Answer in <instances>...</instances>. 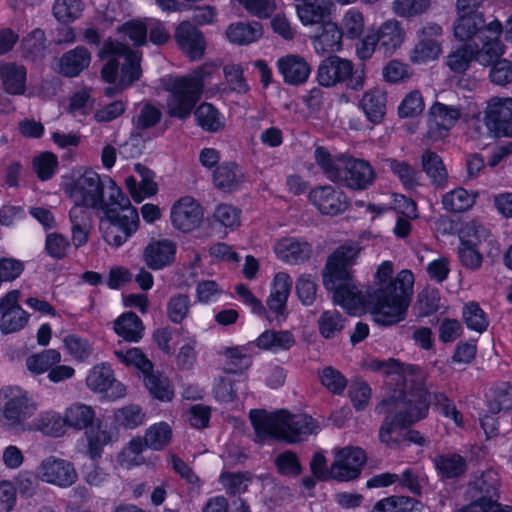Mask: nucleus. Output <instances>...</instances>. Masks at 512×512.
<instances>
[{"label":"nucleus","instance_id":"obj_39","mask_svg":"<svg viewBox=\"0 0 512 512\" xmlns=\"http://www.w3.org/2000/svg\"><path fill=\"white\" fill-rule=\"evenodd\" d=\"M29 431H40L48 436L61 437L67 432L64 415L61 416L53 410L43 411L31 421Z\"/></svg>","mask_w":512,"mask_h":512},{"label":"nucleus","instance_id":"obj_43","mask_svg":"<svg viewBox=\"0 0 512 512\" xmlns=\"http://www.w3.org/2000/svg\"><path fill=\"white\" fill-rule=\"evenodd\" d=\"M172 437L173 431L171 426L165 421H160L146 429L142 441L146 448L162 451L171 443Z\"/></svg>","mask_w":512,"mask_h":512},{"label":"nucleus","instance_id":"obj_57","mask_svg":"<svg viewBox=\"0 0 512 512\" xmlns=\"http://www.w3.org/2000/svg\"><path fill=\"white\" fill-rule=\"evenodd\" d=\"M114 418L120 426L126 429H135L145 423L146 414L140 406L130 404L117 409Z\"/></svg>","mask_w":512,"mask_h":512},{"label":"nucleus","instance_id":"obj_12","mask_svg":"<svg viewBox=\"0 0 512 512\" xmlns=\"http://www.w3.org/2000/svg\"><path fill=\"white\" fill-rule=\"evenodd\" d=\"M166 91L167 113L171 117L186 119L201 98L202 82L192 78H171L166 84Z\"/></svg>","mask_w":512,"mask_h":512},{"label":"nucleus","instance_id":"obj_32","mask_svg":"<svg viewBox=\"0 0 512 512\" xmlns=\"http://www.w3.org/2000/svg\"><path fill=\"white\" fill-rule=\"evenodd\" d=\"M463 3L464 1L461 0L460 13H457V19L454 23V36L459 41H467L478 34V38L481 41L482 33L486 32L489 24L484 27L482 13L464 14L466 6Z\"/></svg>","mask_w":512,"mask_h":512},{"label":"nucleus","instance_id":"obj_56","mask_svg":"<svg viewBox=\"0 0 512 512\" xmlns=\"http://www.w3.org/2000/svg\"><path fill=\"white\" fill-rule=\"evenodd\" d=\"M487 405L492 413H499L512 408V386L501 383L491 389L487 396Z\"/></svg>","mask_w":512,"mask_h":512},{"label":"nucleus","instance_id":"obj_37","mask_svg":"<svg viewBox=\"0 0 512 512\" xmlns=\"http://www.w3.org/2000/svg\"><path fill=\"white\" fill-rule=\"evenodd\" d=\"M0 79L4 90L9 95H24L26 93L27 70L24 66L14 63L2 65Z\"/></svg>","mask_w":512,"mask_h":512},{"label":"nucleus","instance_id":"obj_16","mask_svg":"<svg viewBox=\"0 0 512 512\" xmlns=\"http://www.w3.org/2000/svg\"><path fill=\"white\" fill-rule=\"evenodd\" d=\"M169 218L175 230L187 234L201 226L204 210L192 196H182L171 205Z\"/></svg>","mask_w":512,"mask_h":512},{"label":"nucleus","instance_id":"obj_5","mask_svg":"<svg viewBox=\"0 0 512 512\" xmlns=\"http://www.w3.org/2000/svg\"><path fill=\"white\" fill-rule=\"evenodd\" d=\"M314 159L323 174L331 181H342L348 188L364 190L375 179L372 166L363 159L347 154H331L325 147L314 151Z\"/></svg>","mask_w":512,"mask_h":512},{"label":"nucleus","instance_id":"obj_60","mask_svg":"<svg viewBox=\"0 0 512 512\" xmlns=\"http://www.w3.org/2000/svg\"><path fill=\"white\" fill-rule=\"evenodd\" d=\"M425 104L422 94L418 90L407 93L400 102L397 112L400 118H413L419 116Z\"/></svg>","mask_w":512,"mask_h":512},{"label":"nucleus","instance_id":"obj_29","mask_svg":"<svg viewBox=\"0 0 512 512\" xmlns=\"http://www.w3.org/2000/svg\"><path fill=\"white\" fill-rule=\"evenodd\" d=\"M86 455L96 460L102 456L104 447L118 440V432L115 428L98 423L85 430Z\"/></svg>","mask_w":512,"mask_h":512},{"label":"nucleus","instance_id":"obj_38","mask_svg":"<svg viewBox=\"0 0 512 512\" xmlns=\"http://www.w3.org/2000/svg\"><path fill=\"white\" fill-rule=\"evenodd\" d=\"M114 332L123 340L130 343L139 342L144 335L142 320L132 312H125L113 322Z\"/></svg>","mask_w":512,"mask_h":512},{"label":"nucleus","instance_id":"obj_7","mask_svg":"<svg viewBox=\"0 0 512 512\" xmlns=\"http://www.w3.org/2000/svg\"><path fill=\"white\" fill-rule=\"evenodd\" d=\"M458 254L461 263L472 270L478 269L483 261L482 253L490 258L500 255V245L484 226L476 221L465 222L459 230Z\"/></svg>","mask_w":512,"mask_h":512},{"label":"nucleus","instance_id":"obj_14","mask_svg":"<svg viewBox=\"0 0 512 512\" xmlns=\"http://www.w3.org/2000/svg\"><path fill=\"white\" fill-rule=\"evenodd\" d=\"M87 388L93 393L106 394L112 401L122 399L127 394L126 386L115 377L111 365L101 362L92 366L85 378Z\"/></svg>","mask_w":512,"mask_h":512},{"label":"nucleus","instance_id":"obj_19","mask_svg":"<svg viewBox=\"0 0 512 512\" xmlns=\"http://www.w3.org/2000/svg\"><path fill=\"white\" fill-rule=\"evenodd\" d=\"M484 122L494 136H512V98H491L485 109Z\"/></svg>","mask_w":512,"mask_h":512},{"label":"nucleus","instance_id":"obj_35","mask_svg":"<svg viewBox=\"0 0 512 512\" xmlns=\"http://www.w3.org/2000/svg\"><path fill=\"white\" fill-rule=\"evenodd\" d=\"M256 348L262 351L280 353L289 350L295 344L294 335L287 330H265L255 340Z\"/></svg>","mask_w":512,"mask_h":512},{"label":"nucleus","instance_id":"obj_6","mask_svg":"<svg viewBox=\"0 0 512 512\" xmlns=\"http://www.w3.org/2000/svg\"><path fill=\"white\" fill-rule=\"evenodd\" d=\"M99 57L106 61L102 69V77L106 82L114 83L118 76V66L120 63L122 66L117 87L106 89V94L109 96H112L116 90L128 87L141 75L140 55L116 41H106L99 52Z\"/></svg>","mask_w":512,"mask_h":512},{"label":"nucleus","instance_id":"obj_28","mask_svg":"<svg viewBox=\"0 0 512 512\" xmlns=\"http://www.w3.org/2000/svg\"><path fill=\"white\" fill-rule=\"evenodd\" d=\"M374 37L379 49L385 55H392L404 44L406 31L398 20L388 19L378 27Z\"/></svg>","mask_w":512,"mask_h":512},{"label":"nucleus","instance_id":"obj_51","mask_svg":"<svg viewBox=\"0 0 512 512\" xmlns=\"http://www.w3.org/2000/svg\"><path fill=\"white\" fill-rule=\"evenodd\" d=\"M142 378L144 386L152 397L160 401H170L173 398L174 392L166 377L161 374L154 373L152 370Z\"/></svg>","mask_w":512,"mask_h":512},{"label":"nucleus","instance_id":"obj_17","mask_svg":"<svg viewBox=\"0 0 512 512\" xmlns=\"http://www.w3.org/2000/svg\"><path fill=\"white\" fill-rule=\"evenodd\" d=\"M443 30L437 24H428L418 31V40L413 47L410 60L415 64H427L437 60L443 52Z\"/></svg>","mask_w":512,"mask_h":512},{"label":"nucleus","instance_id":"obj_30","mask_svg":"<svg viewBox=\"0 0 512 512\" xmlns=\"http://www.w3.org/2000/svg\"><path fill=\"white\" fill-rule=\"evenodd\" d=\"M135 171L141 177L139 183L133 176L125 179V186L131 198L136 203H141L146 198L153 197L158 192V184L155 181V174L148 168L136 164Z\"/></svg>","mask_w":512,"mask_h":512},{"label":"nucleus","instance_id":"obj_64","mask_svg":"<svg viewBox=\"0 0 512 512\" xmlns=\"http://www.w3.org/2000/svg\"><path fill=\"white\" fill-rule=\"evenodd\" d=\"M190 306L191 301L187 295H174L167 303V315L173 323L179 324L187 317Z\"/></svg>","mask_w":512,"mask_h":512},{"label":"nucleus","instance_id":"obj_1","mask_svg":"<svg viewBox=\"0 0 512 512\" xmlns=\"http://www.w3.org/2000/svg\"><path fill=\"white\" fill-rule=\"evenodd\" d=\"M359 254L357 245H343L328 257L323 285L333 293L334 302L351 315L369 312L372 320L381 326L403 321L413 295V273L404 269L393 277V262L384 260L376 268L373 290L364 293L356 285L350 269Z\"/></svg>","mask_w":512,"mask_h":512},{"label":"nucleus","instance_id":"obj_3","mask_svg":"<svg viewBox=\"0 0 512 512\" xmlns=\"http://www.w3.org/2000/svg\"><path fill=\"white\" fill-rule=\"evenodd\" d=\"M106 183L108 194L99 210V230L106 244L119 248L138 231L139 212L112 178L106 179Z\"/></svg>","mask_w":512,"mask_h":512},{"label":"nucleus","instance_id":"obj_8","mask_svg":"<svg viewBox=\"0 0 512 512\" xmlns=\"http://www.w3.org/2000/svg\"><path fill=\"white\" fill-rule=\"evenodd\" d=\"M502 25L499 21L489 23L486 32L481 36V48L474 50L469 46L457 49L447 57L448 67L455 73L466 71L472 60L487 66L504 53V46L499 41Z\"/></svg>","mask_w":512,"mask_h":512},{"label":"nucleus","instance_id":"obj_11","mask_svg":"<svg viewBox=\"0 0 512 512\" xmlns=\"http://www.w3.org/2000/svg\"><path fill=\"white\" fill-rule=\"evenodd\" d=\"M498 487V472L486 470L469 484L466 495L470 503L460 512H512V506L498 502Z\"/></svg>","mask_w":512,"mask_h":512},{"label":"nucleus","instance_id":"obj_61","mask_svg":"<svg viewBox=\"0 0 512 512\" xmlns=\"http://www.w3.org/2000/svg\"><path fill=\"white\" fill-rule=\"evenodd\" d=\"M422 167L433 183L440 184L447 177L442 159L433 152L427 151L423 154Z\"/></svg>","mask_w":512,"mask_h":512},{"label":"nucleus","instance_id":"obj_15","mask_svg":"<svg viewBox=\"0 0 512 512\" xmlns=\"http://www.w3.org/2000/svg\"><path fill=\"white\" fill-rule=\"evenodd\" d=\"M307 199L309 204L323 216H338L348 208L344 191L334 185L325 184L312 187Z\"/></svg>","mask_w":512,"mask_h":512},{"label":"nucleus","instance_id":"obj_31","mask_svg":"<svg viewBox=\"0 0 512 512\" xmlns=\"http://www.w3.org/2000/svg\"><path fill=\"white\" fill-rule=\"evenodd\" d=\"M276 66L284 81L292 85L305 83L311 73L308 62L302 56L296 54L280 57Z\"/></svg>","mask_w":512,"mask_h":512},{"label":"nucleus","instance_id":"obj_23","mask_svg":"<svg viewBox=\"0 0 512 512\" xmlns=\"http://www.w3.org/2000/svg\"><path fill=\"white\" fill-rule=\"evenodd\" d=\"M342 39L338 24L330 19L317 26L310 35L313 49L318 55L340 51Z\"/></svg>","mask_w":512,"mask_h":512},{"label":"nucleus","instance_id":"obj_54","mask_svg":"<svg viewBox=\"0 0 512 512\" xmlns=\"http://www.w3.org/2000/svg\"><path fill=\"white\" fill-rule=\"evenodd\" d=\"M145 449L142 438H132L119 453L117 457L118 464L126 469L142 465L144 463L142 453Z\"/></svg>","mask_w":512,"mask_h":512},{"label":"nucleus","instance_id":"obj_42","mask_svg":"<svg viewBox=\"0 0 512 512\" xmlns=\"http://www.w3.org/2000/svg\"><path fill=\"white\" fill-rule=\"evenodd\" d=\"M195 119L198 126L208 132H219L226 126V118L215 106L210 103L200 104L195 112Z\"/></svg>","mask_w":512,"mask_h":512},{"label":"nucleus","instance_id":"obj_34","mask_svg":"<svg viewBox=\"0 0 512 512\" xmlns=\"http://www.w3.org/2000/svg\"><path fill=\"white\" fill-rule=\"evenodd\" d=\"M387 93L380 88H373L366 91L360 102L359 107L366 118L373 124H379L386 113Z\"/></svg>","mask_w":512,"mask_h":512},{"label":"nucleus","instance_id":"obj_36","mask_svg":"<svg viewBox=\"0 0 512 512\" xmlns=\"http://www.w3.org/2000/svg\"><path fill=\"white\" fill-rule=\"evenodd\" d=\"M63 415L67 429L71 428L75 431L87 430L92 426L96 417L94 408L83 402L69 404Z\"/></svg>","mask_w":512,"mask_h":512},{"label":"nucleus","instance_id":"obj_52","mask_svg":"<svg viewBox=\"0 0 512 512\" xmlns=\"http://www.w3.org/2000/svg\"><path fill=\"white\" fill-rule=\"evenodd\" d=\"M476 194L464 188H456L443 196L442 203L446 210L451 212H464L475 203Z\"/></svg>","mask_w":512,"mask_h":512},{"label":"nucleus","instance_id":"obj_53","mask_svg":"<svg viewBox=\"0 0 512 512\" xmlns=\"http://www.w3.org/2000/svg\"><path fill=\"white\" fill-rule=\"evenodd\" d=\"M433 464L441 477L452 478L460 475L466 468L465 460L457 454H443L433 458Z\"/></svg>","mask_w":512,"mask_h":512},{"label":"nucleus","instance_id":"obj_50","mask_svg":"<svg viewBox=\"0 0 512 512\" xmlns=\"http://www.w3.org/2000/svg\"><path fill=\"white\" fill-rule=\"evenodd\" d=\"M421 510V504L414 499L392 496L378 501L372 512H421Z\"/></svg>","mask_w":512,"mask_h":512},{"label":"nucleus","instance_id":"obj_58","mask_svg":"<svg viewBox=\"0 0 512 512\" xmlns=\"http://www.w3.org/2000/svg\"><path fill=\"white\" fill-rule=\"evenodd\" d=\"M213 219L226 232L234 231L241 225V211L229 204H220L216 207Z\"/></svg>","mask_w":512,"mask_h":512},{"label":"nucleus","instance_id":"obj_25","mask_svg":"<svg viewBox=\"0 0 512 512\" xmlns=\"http://www.w3.org/2000/svg\"><path fill=\"white\" fill-rule=\"evenodd\" d=\"M276 257L290 265H296L306 261L311 254V246L304 240L287 236L278 239L273 247Z\"/></svg>","mask_w":512,"mask_h":512},{"label":"nucleus","instance_id":"obj_59","mask_svg":"<svg viewBox=\"0 0 512 512\" xmlns=\"http://www.w3.org/2000/svg\"><path fill=\"white\" fill-rule=\"evenodd\" d=\"M318 327L320 334L330 339L335 337L344 328V319L341 314L336 311H325L318 319Z\"/></svg>","mask_w":512,"mask_h":512},{"label":"nucleus","instance_id":"obj_63","mask_svg":"<svg viewBox=\"0 0 512 512\" xmlns=\"http://www.w3.org/2000/svg\"><path fill=\"white\" fill-rule=\"evenodd\" d=\"M430 0H394L393 11L400 17L412 18L425 13Z\"/></svg>","mask_w":512,"mask_h":512},{"label":"nucleus","instance_id":"obj_49","mask_svg":"<svg viewBox=\"0 0 512 512\" xmlns=\"http://www.w3.org/2000/svg\"><path fill=\"white\" fill-rule=\"evenodd\" d=\"M339 30L347 39L359 38L365 30L363 13L355 8L346 10L341 18Z\"/></svg>","mask_w":512,"mask_h":512},{"label":"nucleus","instance_id":"obj_2","mask_svg":"<svg viewBox=\"0 0 512 512\" xmlns=\"http://www.w3.org/2000/svg\"><path fill=\"white\" fill-rule=\"evenodd\" d=\"M364 368L396 382L398 388L378 408L380 412L395 414L383 421L379 439L389 447H396L401 442L402 430L428 414L430 394L424 387L426 375L420 368L413 365L404 367L393 358L367 359Z\"/></svg>","mask_w":512,"mask_h":512},{"label":"nucleus","instance_id":"obj_13","mask_svg":"<svg viewBox=\"0 0 512 512\" xmlns=\"http://www.w3.org/2000/svg\"><path fill=\"white\" fill-rule=\"evenodd\" d=\"M35 476L40 482L61 489L71 487L78 479L73 463L54 455L44 457L38 463Z\"/></svg>","mask_w":512,"mask_h":512},{"label":"nucleus","instance_id":"obj_33","mask_svg":"<svg viewBox=\"0 0 512 512\" xmlns=\"http://www.w3.org/2000/svg\"><path fill=\"white\" fill-rule=\"evenodd\" d=\"M331 5L328 0H309L296 5V14L303 26H315L326 22Z\"/></svg>","mask_w":512,"mask_h":512},{"label":"nucleus","instance_id":"obj_55","mask_svg":"<svg viewBox=\"0 0 512 512\" xmlns=\"http://www.w3.org/2000/svg\"><path fill=\"white\" fill-rule=\"evenodd\" d=\"M85 8L82 0H55L53 15L61 23H71L80 18Z\"/></svg>","mask_w":512,"mask_h":512},{"label":"nucleus","instance_id":"obj_22","mask_svg":"<svg viewBox=\"0 0 512 512\" xmlns=\"http://www.w3.org/2000/svg\"><path fill=\"white\" fill-rule=\"evenodd\" d=\"M177 244L168 238L153 239L143 250V261L148 268L158 271L171 266L176 259Z\"/></svg>","mask_w":512,"mask_h":512},{"label":"nucleus","instance_id":"obj_40","mask_svg":"<svg viewBox=\"0 0 512 512\" xmlns=\"http://www.w3.org/2000/svg\"><path fill=\"white\" fill-rule=\"evenodd\" d=\"M91 62V53L84 47L66 52L59 60V72L68 77L78 76Z\"/></svg>","mask_w":512,"mask_h":512},{"label":"nucleus","instance_id":"obj_47","mask_svg":"<svg viewBox=\"0 0 512 512\" xmlns=\"http://www.w3.org/2000/svg\"><path fill=\"white\" fill-rule=\"evenodd\" d=\"M63 347L67 354L77 362H87L94 352L93 344L86 338L76 334H68L63 338Z\"/></svg>","mask_w":512,"mask_h":512},{"label":"nucleus","instance_id":"obj_21","mask_svg":"<svg viewBox=\"0 0 512 512\" xmlns=\"http://www.w3.org/2000/svg\"><path fill=\"white\" fill-rule=\"evenodd\" d=\"M462 112L457 106L434 102L428 111V136L433 140L444 138L456 125Z\"/></svg>","mask_w":512,"mask_h":512},{"label":"nucleus","instance_id":"obj_26","mask_svg":"<svg viewBox=\"0 0 512 512\" xmlns=\"http://www.w3.org/2000/svg\"><path fill=\"white\" fill-rule=\"evenodd\" d=\"M175 39L181 50L192 60L200 59L206 49L203 34L192 24L184 21L175 31Z\"/></svg>","mask_w":512,"mask_h":512},{"label":"nucleus","instance_id":"obj_10","mask_svg":"<svg viewBox=\"0 0 512 512\" xmlns=\"http://www.w3.org/2000/svg\"><path fill=\"white\" fill-rule=\"evenodd\" d=\"M94 170L80 168L73 172L70 179L64 183V191L74 202V207H82L86 210L94 208L100 210L102 204L107 200L103 196L104 188L107 189L106 179Z\"/></svg>","mask_w":512,"mask_h":512},{"label":"nucleus","instance_id":"obj_20","mask_svg":"<svg viewBox=\"0 0 512 512\" xmlns=\"http://www.w3.org/2000/svg\"><path fill=\"white\" fill-rule=\"evenodd\" d=\"M366 456L362 449L345 447L334 453V461L330 467V476L339 481H350L357 478Z\"/></svg>","mask_w":512,"mask_h":512},{"label":"nucleus","instance_id":"obj_24","mask_svg":"<svg viewBox=\"0 0 512 512\" xmlns=\"http://www.w3.org/2000/svg\"><path fill=\"white\" fill-rule=\"evenodd\" d=\"M292 286V277L287 272L279 271L274 274L266 300V305L272 313L277 316L285 315Z\"/></svg>","mask_w":512,"mask_h":512},{"label":"nucleus","instance_id":"obj_27","mask_svg":"<svg viewBox=\"0 0 512 512\" xmlns=\"http://www.w3.org/2000/svg\"><path fill=\"white\" fill-rule=\"evenodd\" d=\"M352 73V63L338 56H331L321 62L317 71L320 85L331 87L344 82Z\"/></svg>","mask_w":512,"mask_h":512},{"label":"nucleus","instance_id":"obj_41","mask_svg":"<svg viewBox=\"0 0 512 512\" xmlns=\"http://www.w3.org/2000/svg\"><path fill=\"white\" fill-rule=\"evenodd\" d=\"M243 169L234 162H225L218 166L213 174L215 185L222 190L232 191L237 189L244 181Z\"/></svg>","mask_w":512,"mask_h":512},{"label":"nucleus","instance_id":"obj_62","mask_svg":"<svg viewBox=\"0 0 512 512\" xmlns=\"http://www.w3.org/2000/svg\"><path fill=\"white\" fill-rule=\"evenodd\" d=\"M223 294V288L214 280L199 281L195 287L196 301L201 304L215 303Z\"/></svg>","mask_w":512,"mask_h":512},{"label":"nucleus","instance_id":"obj_48","mask_svg":"<svg viewBox=\"0 0 512 512\" xmlns=\"http://www.w3.org/2000/svg\"><path fill=\"white\" fill-rule=\"evenodd\" d=\"M115 356L123 365L138 370L142 377L152 371L153 364L138 347H131L126 350H115Z\"/></svg>","mask_w":512,"mask_h":512},{"label":"nucleus","instance_id":"obj_45","mask_svg":"<svg viewBox=\"0 0 512 512\" xmlns=\"http://www.w3.org/2000/svg\"><path fill=\"white\" fill-rule=\"evenodd\" d=\"M72 223V241L75 247H82L87 243L91 227V213L82 207H73L70 210Z\"/></svg>","mask_w":512,"mask_h":512},{"label":"nucleus","instance_id":"obj_9","mask_svg":"<svg viewBox=\"0 0 512 512\" xmlns=\"http://www.w3.org/2000/svg\"><path fill=\"white\" fill-rule=\"evenodd\" d=\"M0 400L2 424L17 434L29 431L30 418L38 409V404L33 396L21 388L6 387L0 392Z\"/></svg>","mask_w":512,"mask_h":512},{"label":"nucleus","instance_id":"obj_4","mask_svg":"<svg viewBox=\"0 0 512 512\" xmlns=\"http://www.w3.org/2000/svg\"><path fill=\"white\" fill-rule=\"evenodd\" d=\"M250 419L259 441L273 438L298 442L319 430L318 423L311 416L291 415L286 410H251Z\"/></svg>","mask_w":512,"mask_h":512},{"label":"nucleus","instance_id":"obj_44","mask_svg":"<svg viewBox=\"0 0 512 512\" xmlns=\"http://www.w3.org/2000/svg\"><path fill=\"white\" fill-rule=\"evenodd\" d=\"M262 35L263 28L259 22L231 24L226 30L227 39L238 45L253 43Z\"/></svg>","mask_w":512,"mask_h":512},{"label":"nucleus","instance_id":"obj_18","mask_svg":"<svg viewBox=\"0 0 512 512\" xmlns=\"http://www.w3.org/2000/svg\"><path fill=\"white\" fill-rule=\"evenodd\" d=\"M21 292L8 291L0 298V331L12 334L21 331L28 324L30 315L19 305Z\"/></svg>","mask_w":512,"mask_h":512},{"label":"nucleus","instance_id":"obj_46","mask_svg":"<svg viewBox=\"0 0 512 512\" xmlns=\"http://www.w3.org/2000/svg\"><path fill=\"white\" fill-rule=\"evenodd\" d=\"M61 353L56 349H46L32 354L26 358L25 364L28 371L34 375L49 373L52 366L61 362Z\"/></svg>","mask_w":512,"mask_h":512}]
</instances>
